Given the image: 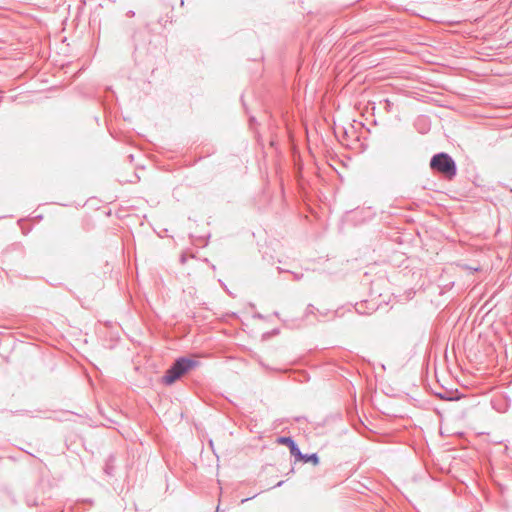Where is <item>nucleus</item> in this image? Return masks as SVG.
<instances>
[{
	"mask_svg": "<svg viewBox=\"0 0 512 512\" xmlns=\"http://www.w3.org/2000/svg\"><path fill=\"white\" fill-rule=\"evenodd\" d=\"M197 365L198 362L196 360L187 357H180L176 359L170 368L166 371L162 378V382L165 385H172L175 381L180 379L184 374L189 372Z\"/></svg>",
	"mask_w": 512,
	"mask_h": 512,
	"instance_id": "f257e3e1",
	"label": "nucleus"
},
{
	"mask_svg": "<svg viewBox=\"0 0 512 512\" xmlns=\"http://www.w3.org/2000/svg\"><path fill=\"white\" fill-rule=\"evenodd\" d=\"M430 167L448 180L453 179L457 174V166L454 159L445 152L435 154L430 160Z\"/></svg>",
	"mask_w": 512,
	"mask_h": 512,
	"instance_id": "f03ea898",
	"label": "nucleus"
},
{
	"mask_svg": "<svg viewBox=\"0 0 512 512\" xmlns=\"http://www.w3.org/2000/svg\"><path fill=\"white\" fill-rule=\"evenodd\" d=\"M278 442L280 444L287 445L289 447L290 454L292 456H294L295 459L297 456L300 455V449H299L297 443L291 437H288V436L279 437Z\"/></svg>",
	"mask_w": 512,
	"mask_h": 512,
	"instance_id": "7ed1b4c3",
	"label": "nucleus"
},
{
	"mask_svg": "<svg viewBox=\"0 0 512 512\" xmlns=\"http://www.w3.org/2000/svg\"><path fill=\"white\" fill-rule=\"evenodd\" d=\"M295 460L301 461L303 463L311 462L314 466L318 465L319 461H320L317 453L303 454L301 451H300V455L297 456Z\"/></svg>",
	"mask_w": 512,
	"mask_h": 512,
	"instance_id": "20e7f679",
	"label": "nucleus"
},
{
	"mask_svg": "<svg viewBox=\"0 0 512 512\" xmlns=\"http://www.w3.org/2000/svg\"><path fill=\"white\" fill-rule=\"evenodd\" d=\"M114 462H115V456L114 455H110L106 462H105V466H104V472L109 475V476H112L113 475V472H114Z\"/></svg>",
	"mask_w": 512,
	"mask_h": 512,
	"instance_id": "39448f33",
	"label": "nucleus"
},
{
	"mask_svg": "<svg viewBox=\"0 0 512 512\" xmlns=\"http://www.w3.org/2000/svg\"><path fill=\"white\" fill-rule=\"evenodd\" d=\"M187 255L185 253H182L181 256H180V263L181 264H185L187 262Z\"/></svg>",
	"mask_w": 512,
	"mask_h": 512,
	"instance_id": "423d86ee",
	"label": "nucleus"
},
{
	"mask_svg": "<svg viewBox=\"0 0 512 512\" xmlns=\"http://www.w3.org/2000/svg\"><path fill=\"white\" fill-rule=\"evenodd\" d=\"M313 309H314L313 305L309 304V305H308V307H307V309H306V313H307V314H308V313H313Z\"/></svg>",
	"mask_w": 512,
	"mask_h": 512,
	"instance_id": "0eeeda50",
	"label": "nucleus"
},
{
	"mask_svg": "<svg viewBox=\"0 0 512 512\" xmlns=\"http://www.w3.org/2000/svg\"><path fill=\"white\" fill-rule=\"evenodd\" d=\"M468 270H470L471 272H477L479 271V267H471V266H468L467 267Z\"/></svg>",
	"mask_w": 512,
	"mask_h": 512,
	"instance_id": "6e6552de",
	"label": "nucleus"
},
{
	"mask_svg": "<svg viewBox=\"0 0 512 512\" xmlns=\"http://www.w3.org/2000/svg\"><path fill=\"white\" fill-rule=\"evenodd\" d=\"M293 276L295 280H299L302 277V275H299L297 273H293Z\"/></svg>",
	"mask_w": 512,
	"mask_h": 512,
	"instance_id": "1a4fd4ad",
	"label": "nucleus"
},
{
	"mask_svg": "<svg viewBox=\"0 0 512 512\" xmlns=\"http://www.w3.org/2000/svg\"><path fill=\"white\" fill-rule=\"evenodd\" d=\"M134 14H135V13H134V11H129V12L127 13V15H128V16H131V17H132V16H134Z\"/></svg>",
	"mask_w": 512,
	"mask_h": 512,
	"instance_id": "9d476101",
	"label": "nucleus"
},
{
	"mask_svg": "<svg viewBox=\"0 0 512 512\" xmlns=\"http://www.w3.org/2000/svg\"><path fill=\"white\" fill-rule=\"evenodd\" d=\"M356 310H357V312H358V313H360V314H363V313H364V312H363V311H361V309H360V308H358V307L356 308Z\"/></svg>",
	"mask_w": 512,
	"mask_h": 512,
	"instance_id": "9b49d317",
	"label": "nucleus"
},
{
	"mask_svg": "<svg viewBox=\"0 0 512 512\" xmlns=\"http://www.w3.org/2000/svg\"><path fill=\"white\" fill-rule=\"evenodd\" d=\"M282 484H283V481H280V482H278V483L276 484V487H279V486H281Z\"/></svg>",
	"mask_w": 512,
	"mask_h": 512,
	"instance_id": "f8f14e48",
	"label": "nucleus"
},
{
	"mask_svg": "<svg viewBox=\"0 0 512 512\" xmlns=\"http://www.w3.org/2000/svg\"><path fill=\"white\" fill-rule=\"evenodd\" d=\"M439 397H440L441 399H446V398H445L443 395H441V394H439Z\"/></svg>",
	"mask_w": 512,
	"mask_h": 512,
	"instance_id": "ddd939ff",
	"label": "nucleus"
},
{
	"mask_svg": "<svg viewBox=\"0 0 512 512\" xmlns=\"http://www.w3.org/2000/svg\"><path fill=\"white\" fill-rule=\"evenodd\" d=\"M250 498H247V499H243L241 502L244 503L246 502L247 500H249Z\"/></svg>",
	"mask_w": 512,
	"mask_h": 512,
	"instance_id": "4468645a",
	"label": "nucleus"
},
{
	"mask_svg": "<svg viewBox=\"0 0 512 512\" xmlns=\"http://www.w3.org/2000/svg\"><path fill=\"white\" fill-rule=\"evenodd\" d=\"M215 512H219V506L217 507L216 511Z\"/></svg>",
	"mask_w": 512,
	"mask_h": 512,
	"instance_id": "2eb2a0df",
	"label": "nucleus"
},
{
	"mask_svg": "<svg viewBox=\"0 0 512 512\" xmlns=\"http://www.w3.org/2000/svg\"><path fill=\"white\" fill-rule=\"evenodd\" d=\"M183 3H184V0H181V4H182V5H183Z\"/></svg>",
	"mask_w": 512,
	"mask_h": 512,
	"instance_id": "dca6fc26",
	"label": "nucleus"
}]
</instances>
